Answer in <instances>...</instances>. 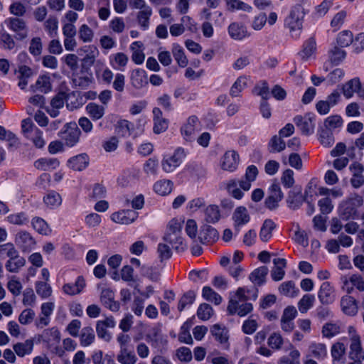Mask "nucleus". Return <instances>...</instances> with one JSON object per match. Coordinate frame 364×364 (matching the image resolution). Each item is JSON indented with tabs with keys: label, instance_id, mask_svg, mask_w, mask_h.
<instances>
[{
	"label": "nucleus",
	"instance_id": "nucleus-11",
	"mask_svg": "<svg viewBox=\"0 0 364 364\" xmlns=\"http://www.w3.org/2000/svg\"><path fill=\"white\" fill-rule=\"evenodd\" d=\"M114 326L115 321L112 316L106 318L105 320L98 321L96 323V332L97 336L100 338L109 342L112 338V336L107 329L108 328H114Z\"/></svg>",
	"mask_w": 364,
	"mask_h": 364
},
{
	"label": "nucleus",
	"instance_id": "nucleus-42",
	"mask_svg": "<svg viewBox=\"0 0 364 364\" xmlns=\"http://www.w3.org/2000/svg\"><path fill=\"white\" fill-rule=\"evenodd\" d=\"M95 339V335L92 327H84L81 331L80 344L86 347L91 345Z\"/></svg>",
	"mask_w": 364,
	"mask_h": 364
},
{
	"label": "nucleus",
	"instance_id": "nucleus-61",
	"mask_svg": "<svg viewBox=\"0 0 364 364\" xmlns=\"http://www.w3.org/2000/svg\"><path fill=\"white\" fill-rule=\"evenodd\" d=\"M213 314V310L212 307L210 305L205 303L200 304L197 311L198 317L203 321L208 320L212 316Z\"/></svg>",
	"mask_w": 364,
	"mask_h": 364
},
{
	"label": "nucleus",
	"instance_id": "nucleus-6",
	"mask_svg": "<svg viewBox=\"0 0 364 364\" xmlns=\"http://www.w3.org/2000/svg\"><path fill=\"white\" fill-rule=\"evenodd\" d=\"M200 130L199 120L196 116H191L187 122L181 128V132L183 139L187 141H193L196 139L197 134Z\"/></svg>",
	"mask_w": 364,
	"mask_h": 364
},
{
	"label": "nucleus",
	"instance_id": "nucleus-25",
	"mask_svg": "<svg viewBox=\"0 0 364 364\" xmlns=\"http://www.w3.org/2000/svg\"><path fill=\"white\" fill-rule=\"evenodd\" d=\"M232 219L235 223V227L239 231V227L247 223L250 221V215L247 210L245 207H238L235 209Z\"/></svg>",
	"mask_w": 364,
	"mask_h": 364
},
{
	"label": "nucleus",
	"instance_id": "nucleus-60",
	"mask_svg": "<svg viewBox=\"0 0 364 364\" xmlns=\"http://www.w3.org/2000/svg\"><path fill=\"white\" fill-rule=\"evenodd\" d=\"M343 124V119L338 115H332L324 121L325 128L331 131L332 129L341 127Z\"/></svg>",
	"mask_w": 364,
	"mask_h": 364
},
{
	"label": "nucleus",
	"instance_id": "nucleus-46",
	"mask_svg": "<svg viewBox=\"0 0 364 364\" xmlns=\"http://www.w3.org/2000/svg\"><path fill=\"white\" fill-rule=\"evenodd\" d=\"M17 249L11 242L0 245V259H10L18 253Z\"/></svg>",
	"mask_w": 364,
	"mask_h": 364
},
{
	"label": "nucleus",
	"instance_id": "nucleus-21",
	"mask_svg": "<svg viewBox=\"0 0 364 364\" xmlns=\"http://www.w3.org/2000/svg\"><path fill=\"white\" fill-rule=\"evenodd\" d=\"M341 306L344 314L354 316L358 312V306L355 299L350 296H344L341 300Z\"/></svg>",
	"mask_w": 364,
	"mask_h": 364
},
{
	"label": "nucleus",
	"instance_id": "nucleus-2",
	"mask_svg": "<svg viewBox=\"0 0 364 364\" xmlns=\"http://www.w3.org/2000/svg\"><path fill=\"white\" fill-rule=\"evenodd\" d=\"M305 16L304 9L301 4L294 6L284 20V27L288 28L291 36L297 38L303 28Z\"/></svg>",
	"mask_w": 364,
	"mask_h": 364
},
{
	"label": "nucleus",
	"instance_id": "nucleus-5",
	"mask_svg": "<svg viewBox=\"0 0 364 364\" xmlns=\"http://www.w3.org/2000/svg\"><path fill=\"white\" fill-rule=\"evenodd\" d=\"M81 131L75 122L66 123L63 129L58 133V136L68 146H75L80 139Z\"/></svg>",
	"mask_w": 364,
	"mask_h": 364
},
{
	"label": "nucleus",
	"instance_id": "nucleus-50",
	"mask_svg": "<svg viewBox=\"0 0 364 364\" xmlns=\"http://www.w3.org/2000/svg\"><path fill=\"white\" fill-rule=\"evenodd\" d=\"M173 55L180 67L184 68L188 65V59L183 48L178 45H174L172 50Z\"/></svg>",
	"mask_w": 364,
	"mask_h": 364
},
{
	"label": "nucleus",
	"instance_id": "nucleus-55",
	"mask_svg": "<svg viewBox=\"0 0 364 364\" xmlns=\"http://www.w3.org/2000/svg\"><path fill=\"white\" fill-rule=\"evenodd\" d=\"M353 40V36L350 31H343L338 33L336 42L340 47L349 46Z\"/></svg>",
	"mask_w": 364,
	"mask_h": 364
},
{
	"label": "nucleus",
	"instance_id": "nucleus-31",
	"mask_svg": "<svg viewBox=\"0 0 364 364\" xmlns=\"http://www.w3.org/2000/svg\"><path fill=\"white\" fill-rule=\"evenodd\" d=\"M279 293L285 296L294 298L299 294V290L296 287L293 281H288L282 283L278 289Z\"/></svg>",
	"mask_w": 364,
	"mask_h": 364
},
{
	"label": "nucleus",
	"instance_id": "nucleus-10",
	"mask_svg": "<svg viewBox=\"0 0 364 364\" xmlns=\"http://www.w3.org/2000/svg\"><path fill=\"white\" fill-rule=\"evenodd\" d=\"M343 94L346 98H350L354 93H357L359 97L364 99V88L362 87L361 82L358 77H355L348 81L343 86Z\"/></svg>",
	"mask_w": 364,
	"mask_h": 364
},
{
	"label": "nucleus",
	"instance_id": "nucleus-57",
	"mask_svg": "<svg viewBox=\"0 0 364 364\" xmlns=\"http://www.w3.org/2000/svg\"><path fill=\"white\" fill-rule=\"evenodd\" d=\"M319 141L323 146H331L334 143V137L331 131L326 128L322 129L319 134Z\"/></svg>",
	"mask_w": 364,
	"mask_h": 364
},
{
	"label": "nucleus",
	"instance_id": "nucleus-24",
	"mask_svg": "<svg viewBox=\"0 0 364 364\" xmlns=\"http://www.w3.org/2000/svg\"><path fill=\"white\" fill-rule=\"evenodd\" d=\"M68 163L70 168L80 171L87 167L89 164V159L86 154H82L72 157L68 160Z\"/></svg>",
	"mask_w": 364,
	"mask_h": 364
},
{
	"label": "nucleus",
	"instance_id": "nucleus-51",
	"mask_svg": "<svg viewBox=\"0 0 364 364\" xmlns=\"http://www.w3.org/2000/svg\"><path fill=\"white\" fill-rule=\"evenodd\" d=\"M202 296L205 300L213 302L216 305L222 301V297L210 287L203 288Z\"/></svg>",
	"mask_w": 364,
	"mask_h": 364
},
{
	"label": "nucleus",
	"instance_id": "nucleus-22",
	"mask_svg": "<svg viewBox=\"0 0 364 364\" xmlns=\"http://www.w3.org/2000/svg\"><path fill=\"white\" fill-rule=\"evenodd\" d=\"M273 263L274 267L271 272L272 278L274 281H280L285 275L284 268L287 265L286 259L283 258H276L273 259Z\"/></svg>",
	"mask_w": 364,
	"mask_h": 364
},
{
	"label": "nucleus",
	"instance_id": "nucleus-13",
	"mask_svg": "<svg viewBox=\"0 0 364 364\" xmlns=\"http://www.w3.org/2000/svg\"><path fill=\"white\" fill-rule=\"evenodd\" d=\"M341 279L343 282L342 288L347 293H351L353 291V287H355L360 291H364V279L360 275L354 274L350 276L349 279L346 277H342Z\"/></svg>",
	"mask_w": 364,
	"mask_h": 364
},
{
	"label": "nucleus",
	"instance_id": "nucleus-64",
	"mask_svg": "<svg viewBox=\"0 0 364 364\" xmlns=\"http://www.w3.org/2000/svg\"><path fill=\"white\" fill-rule=\"evenodd\" d=\"M36 293L42 298H48L52 294L50 286L46 282H37L36 283Z\"/></svg>",
	"mask_w": 364,
	"mask_h": 364
},
{
	"label": "nucleus",
	"instance_id": "nucleus-34",
	"mask_svg": "<svg viewBox=\"0 0 364 364\" xmlns=\"http://www.w3.org/2000/svg\"><path fill=\"white\" fill-rule=\"evenodd\" d=\"M130 80L132 86L136 89L142 88L147 84L145 71L139 69L134 70L132 73Z\"/></svg>",
	"mask_w": 364,
	"mask_h": 364
},
{
	"label": "nucleus",
	"instance_id": "nucleus-39",
	"mask_svg": "<svg viewBox=\"0 0 364 364\" xmlns=\"http://www.w3.org/2000/svg\"><path fill=\"white\" fill-rule=\"evenodd\" d=\"M309 351L312 356L318 360H323L327 355L326 346L321 343H312L309 346Z\"/></svg>",
	"mask_w": 364,
	"mask_h": 364
},
{
	"label": "nucleus",
	"instance_id": "nucleus-33",
	"mask_svg": "<svg viewBox=\"0 0 364 364\" xmlns=\"http://www.w3.org/2000/svg\"><path fill=\"white\" fill-rule=\"evenodd\" d=\"M164 241L167 242L169 245H171L173 248H175L178 251H183L185 249L183 239L180 236V234L166 233L164 237Z\"/></svg>",
	"mask_w": 364,
	"mask_h": 364
},
{
	"label": "nucleus",
	"instance_id": "nucleus-36",
	"mask_svg": "<svg viewBox=\"0 0 364 364\" xmlns=\"http://www.w3.org/2000/svg\"><path fill=\"white\" fill-rule=\"evenodd\" d=\"M364 357L360 336L350 339L349 358Z\"/></svg>",
	"mask_w": 364,
	"mask_h": 364
},
{
	"label": "nucleus",
	"instance_id": "nucleus-28",
	"mask_svg": "<svg viewBox=\"0 0 364 364\" xmlns=\"http://www.w3.org/2000/svg\"><path fill=\"white\" fill-rule=\"evenodd\" d=\"M117 360L120 364H135L137 357L132 349L122 348L117 355Z\"/></svg>",
	"mask_w": 364,
	"mask_h": 364
},
{
	"label": "nucleus",
	"instance_id": "nucleus-62",
	"mask_svg": "<svg viewBox=\"0 0 364 364\" xmlns=\"http://www.w3.org/2000/svg\"><path fill=\"white\" fill-rule=\"evenodd\" d=\"M9 12L14 16L13 17L22 18L26 13V8L20 1L12 3L9 8Z\"/></svg>",
	"mask_w": 364,
	"mask_h": 364
},
{
	"label": "nucleus",
	"instance_id": "nucleus-23",
	"mask_svg": "<svg viewBox=\"0 0 364 364\" xmlns=\"http://www.w3.org/2000/svg\"><path fill=\"white\" fill-rule=\"evenodd\" d=\"M228 31L230 36L234 40H242L248 36L246 27L236 22L230 23Z\"/></svg>",
	"mask_w": 364,
	"mask_h": 364
},
{
	"label": "nucleus",
	"instance_id": "nucleus-47",
	"mask_svg": "<svg viewBox=\"0 0 364 364\" xmlns=\"http://www.w3.org/2000/svg\"><path fill=\"white\" fill-rule=\"evenodd\" d=\"M31 223L33 228L40 234L48 235L51 232L47 223L41 218L36 217L33 218Z\"/></svg>",
	"mask_w": 364,
	"mask_h": 364
},
{
	"label": "nucleus",
	"instance_id": "nucleus-20",
	"mask_svg": "<svg viewBox=\"0 0 364 364\" xmlns=\"http://www.w3.org/2000/svg\"><path fill=\"white\" fill-rule=\"evenodd\" d=\"M210 332L215 337V340H217L220 344L223 345V348L225 349H228L229 348L228 331L226 328H222L218 324H215L211 328Z\"/></svg>",
	"mask_w": 364,
	"mask_h": 364
},
{
	"label": "nucleus",
	"instance_id": "nucleus-15",
	"mask_svg": "<svg viewBox=\"0 0 364 364\" xmlns=\"http://www.w3.org/2000/svg\"><path fill=\"white\" fill-rule=\"evenodd\" d=\"M146 338L155 348L164 347L167 343L166 337L162 334L161 330L159 327L152 328L146 334Z\"/></svg>",
	"mask_w": 364,
	"mask_h": 364
},
{
	"label": "nucleus",
	"instance_id": "nucleus-14",
	"mask_svg": "<svg viewBox=\"0 0 364 364\" xmlns=\"http://www.w3.org/2000/svg\"><path fill=\"white\" fill-rule=\"evenodd\" d=\"M68 95L65 92H60L55 95L50 100V107L46 109V112L51 117H57L59 114V109L63 108L66 100Z\"/></svg>",
	"mask_w": 364,
	"mask_h": 364
},
{
	"label": "nucleus",
	"instance_id": "nucleus-38",
	"mask_svg": "<svg viewBox=\"0 0 364 364\" xmlns=\"http://www.w3.org/2000/svg\"><path fill=\"white\" fill-rule=\"evenodd\" d=\"M346 56V51L336 46L328 50V60L333 65H338L345 59Z\"/></svg>",
	"mask_w": 364,
	"mask_h": 364
},
{
	"label": "nucleus",
	"instance_id": "nucleus-30",
	"mask_svg": "<svg viewBox=\"0 0 364 364\" xmlns=\"http://www.w3.org/2000/svg\"><path fill=\"white\" fill-rule=\"evenodd\" d=\"M26 264L25 259L18 252L13 257L7 260L5 267L10 272H17Z\"/></svg>",
	"mask_w": 364,
	"mask_h": 364
},
{
	"label": "nucleus",
	"instance_id": "nucleus-27",
	"mask_svg": "<svg viewBox=\"0 0 364 364\" xmlns=\"http://www.w3.org/2000/svg\"><path fill=\"white\" fill-rule=\"evenodd\" d=\"M59 165V161L57 159L53 158H41L34 162L35 168L41 171H50L55 169Z\"/></svg>",
	"mask_w": 364,
	"mask_h": 364
},
{
	"label": "nucleus",
	"instance_id": "nucleus-43",
	"mask_svg": "<svg viewBox=\"0 0 364 364\" xmlns=\"http://www.w3.org/2000/svg\"><path fill=\"white\" fill-rule=\"evenodd\" d=\"M247 77L245 76H240L232 85L230 95L232 97L239 96L240 93L247 87Z\"/></svg>",
	"mask_w": 364,
	"mask_h": 364
},
{
	"label": "nucleus",
	"instance_id": "nucleus-35",
	"mask_svg": "<svg viewBox=\"0 0 364 364\" xmlns=\"http://www.w3.org/2000/svg\"><path fill=\"white\" fill-rule=\"evenodd\" d=\"M205 220L208 223H215L220 218V211L216 205H209L204 210Z\"/></svg>",
	"mask_w": 364,
	"mask_h": 364
},
{
	"label": "nucleus",
	"instance_id": "nucleus-49",
	"mask_svg": "<svg viewBox=\"0 0 364 364\" xmlns=\"http://www.w3.org/2000/svg\"><path fill=\"white\" fill-rule=\"evenodd\" d=\"M152 9L150 6L145 7L144 9L141 10L137 14V21L139 24L144 28L146 29L149 24V18L151 16Z\"/></svg>",
	"mask_w": 364,
	"mask_h": 364
},
{
	"label": "nucleus",
	"instance_id": "nucleus-56",
	"mask_svg": "<svg viewBox=\"0 0 364 364\" xmlns=\"http://www.w3.org/2000/svg\"><path fill=\"white\" fill-rule=\"evenodd\" d=\"M316 50V43L314 38L308 39L304 45V48L301 51L302 58L308 59L311 56Z\"/></svg>",
	"mask_w": 364,
	"mask_h": 364
},
{
	"label": "nucleus",
	"instance_id": "nucleus-8",
	"mask_svg": "<svg viewBox=\"0 0 364 364\" xmlns=\"http://www.w3.org/2000/svg\"><path fill=\"white\" fill-rule=\"evenodd\" d=\"M294 122L304 135L309 136L314 132V117L311 114L297 115L294 118Z\"/></svg>",
	"mask_w": 364,
	"mask_h": 364
},
{
	"label": "nucleus",
	"instance_id": "nucleus-29",
	"mask_svg": "<svg viewBox=\"0 0 364 364\" xmlns=\"http://www.w3.org/2000/svg\"><path fill=\"white\" fill-rule=\"evenodd\" d=\"M268 268L265 266L255 269L249 276L250 280L257 286L262 285L265 282L266 276L268 274Z\"/></svg>",
	"mask_w": 364,
	"mask_h": 364
},
{
	"label": "nucleus",
	"instance_id": "nucleus-16",
	"mask_svg": "<svg viewBox=\"0 0 364 364\" xmlns=\"http://www.w3.org/2000/svg\"><path fill=\"white\" fill-rule=\"evenodd\" d=\"M138 213L133 210H124L112 214L111 219L113 222L129 225L137 218Z\"/></svg>",
	"mask_w": 364,
	"mask_h": 364
},
{
	"label": "nucleus",
	"instance_id": "nucleus-45",
	"mask_svg": "<svg viewBox=\"0 0 364 364\" xmlns=\"http://www.w3.org/2000/svg\"><path fill=\"white\" fill-rule=\"evenodd\" d=\"M341 331V327L338 323L328 322L322 327V335L325 338H331L338 335Z\"/></svg>",
	"mask_w": 364,
	"mask_h": 364
},
{
	"label": "nucleus",
	"instance_id": "nucleus-59",
	"mask_svg": "<svg viewBox=\"0 0 364 364\" xmlns=\"http://www.w3.org/2000/svg\"><path fill=\"white\" fill-rule=\"evenodd\" d=\"M196 298V294L193 291H189L185 293L181 298L178 305L179 311H182L187 305H191L193 303Z\"/></svg>",
	"mask_w": 364,
	"mask_h": 364
},
{
	"label": "nucleus",
	"instance_id": "nucleus-7",
	"mask_svg": "<svg viewBox=\"0 0 364 364\" xmlns=\"http://www.w3.org/2000/svg\"><path fill=\"white\" fill-rule=\"evenodd\" d=\"M184 156L183 149L178 148L172 155L164 156L161 161L162 169L166 173L173 172L180 166Z\"/></svg>",
	"mask_w": 364,
	"mask_h": 364
},
{
	"label": "nucleus",
	"instance_id": "nucleus-63",
	"mask_svg": "<svg viewBox=\"0 0 364 364\" xmlns=\"http://www.w3.org/2000/svg\"><path fill=\"white\" fill-rule=\"evenodd\" d=\"M157 252L161 262L168 259L172 255L171 249L167 242H161L158 245Z\"/></svg>",
	"mask_w": 364,
	"mask_h": 364
},
{
	"label": "nucleus",
	"instance_id": "nucleus-54",
	"mask_svg": "<svg viewBox=\"0 0 364 364\" xmlns=\"http://www.w3.org/2000/svg\"><path fill=\"white\" fill-rule=\"evenodd\" d=\"M35 87L37 90L41 92H48L52 88L50 77L47 75L40 76L36 82Z\"/></svg>",
	"mask_w": 364,
	"mask_h": 364
},
{
	"label": "nucleus",
	"instance_id": "nucleus-4",
	"mask_svg": "<svg viewBox=\"0 0 364 364\" xmlns=\"http://www.w3.org/2000/svg\"><path fill=\"white\" fill-rule=\"evenodd\" d=\"M8 28L15 33V38L18 41H23L28 38L29 28L27 21L23 18L9 17L5 21Z\"/></svg>",
	"mask_w": 364,
	"mask_h": 364
},
{
	"label": "nucleus",
	"instance_id": "nucleus-40",
	"mask_svg": "<svg viewBox=\"0 0 364 364\" xmlns=\"http://www.w3.org/2000/svg\"><path fill=\"white\" fill-rule=\"evenodd\" d=\"M173 188V183L170 180H160L154 185V191L161 196L169 194Z\"/></svg>",
	"mask_w": 364,
	"mask_h": 364
},
{
	"label": "nucleus",
	"instance_id": "nucleus-18",
	"mask_svg": "<svg viewBox=\"0 0 364 364\" xmlns=\"http://www.w3.org/2000/svg\"><path fill=\"white\" fill-rule=\"evenodd\" d=\"M239 163V155L235 151H228L223 157L222 168L228 171H235Z\"/></svg>",
	"mask_w": 364,
	"mask_h": 364
},
{
	"label": "nucleus",
	"instance_id": "nucleus-48",
	"mask_svg": "<svg viewBox=\"0 0 364 364\" xmlns=\"http://www.w3.org/2000/svg\"><path fill=\"white\" fill-rule=\"evenodd\" d=\"M15 46L16 43L12 36L4 30L0 31V47L6 50H12Z\"/></svg>",
	"mask_w": 364,
	"mask_h": 364
},
{
	"label": "nucleus",
	"instance_id": "nucleus-37",
	"mask_svg": "<svg viewBox=\"0 0 364 364\" xmlns=\"http://www.w3.org/2000/svg\"><path fill=\"white\" fill-rule=\"evenodd\" d=\"M276 228L275 223L270 219H267L260 229L259 238L263 242H267L272 236V231Z\"/></svg>",
	"mask_w": 364,
	"mask_h": 364
},
{
	"label": "nucleus",
	"instance_id": "nucleus-58",
	"mask_svg": "<svg viewBox=\"0 0 364 364\" xmlns=\"http://www.w3.org/2000/svg\"><path fill=\"white\" fill-rule=\"evenodd\" d=\"M78 33L80 39L84 43L91 42L94 37L93 31L87 24H82L79 28Z\"/></svg>",
	"mask_w": 364,
	"mask_h": 364
},
{
	"label": "nucleus",
	"instance_id": "nucleus-26",
	"mask_svg": "<svg viewBox=\"0 0 364 364\" xmlns=\"http://www.w3.org/2000/svg\"><path fill=\"white\" fill-rule=\"evenodd\" d=\"M85 286V282L82 277H78L74 284L68 283L63 285V291L68 295L80 294Z\"/></svg>",
	"mask_w": 364,
	"mask_h": 364
},
{
	"label": "nucleus",
	"instance_id": "nucleus-32",
	"mask_svg": "<svg viewBox=\"0 0 364 364\" xmlns=\"http://www.w3.org/2000/svg\"><path fill=\"white\" fill-rule=\"evenodd\" d=\"M85 109L90 117L94 121L102 118L105 112L103 106L94 102L88 103L85 107Z\"/></svg>",
	"mask_w": 364,
	"mask_h": 364
},
{
	"label": "nucleus",
	"instance_id": "nucleus-3",
	"mask_svg": "<svg viewBox=\"0 0 364 364\" xmlns=\"http://www.w3.org/2000/svg\"><path fill=\"white\" fill-rule=\"evenodd\" d=\"M363 205V197L355 193L340 203L338 206L339 215L341 219L346 221L355 219L358 217V209Z\"/></svg>",
	"mask_w": 364,
	"mask_h": 364
},
{
	"label": "nucleus",
	"instance_id": "nucleus-44",
	"mask_svg": "<svg viewBox=\"0 0 364 364\" xmlns=\"http://www.w3.org/2000/svg\"><path fill=\"white\" fill-rule=\"evenodd\" d=\"M315 296L312 294H305L298 302V309L301 314L306 313L313 306Z\"/></svg>",
	"mask_w": 364,
	"mask_h": 364
},
{
	"label": "nucleus",
	"instance_id": "nucleus-12",
	"mask_svg": "<svg viewBox=\"0 0 364 364\" xmlns=\"http://www.w3.org/2000/svg\"><path fill=\"white\" fill-rule=\"evenodd\" d=\"M100 301L106 308L114 312L118 311L120 308L119 303L114 300V291L109 288L102 289Z\"/></svg>",
	"mask_w": 364,
	"mask_h": 364
},
{
	"label": "nucleus",
	"instance_id": "nucleus-9",
	"mask_svg": "<svg viewBox=\"0 0 364 364\" xmlns=\"http://www.w3.org/2000/svg\"><path fill=\"white\" fill-rule=\"evenodd\" d=\"M16 245L22 252H31L36 245V240L32 235L26 231H19L14 239Z\"/></svg>",
	"mask_w": 364,
	"mask_h": 364
},
{
	"label": "nucleus",
	"instance_id": "nucleus-19",
	"mask_svg": "<svg viewBox=\"0 0 364 364\" xmlns=\"http://www.w3.org/2000/svg\"><path fill=\"white\" fill-rule=\"evenodd\" d=\"M34 341L31 338L27 339L23 342H18L13 346L15 353L21 358L31 354L33 350Z\"/></svg>",
	"mask_w": 364,
	"mask_h": 364
},
{
	"label": "nucleus",
	"instance_id": "nucleus-53",
	"mask_svg": "<svg viewBox=\"0 0 364 364\" xmlns=\"http://www.w3.org/2000/svg\"><path fill=\"white\" fill-rule=\"evenodd\" d=\"M286 147V143L282 137L274 135L272 137L269 143V150L270 152H280Z\"/></svg>",
	"mask_w": 364,
	"mask_h": 364
},
{
	"label": "nucleus",
	"instance_id": "nucleus-52",
	"mask_svg": "<svg viewBox=\"0 0 364 364\" xmlns=\"http://www.w3.org/2000/svg\"><path fill=\"white\" fill-rule=\"evenodd\" d=\"M346 346L343 343H335L331 350V356L333 362L339 361L342 359L346 353Z\"/></svg>",
	"mask_w": 364,
	"mask_h": 364
},
{
	"label": "nucleus",
	"instance_id": "nucleus-1",
	"mask_svg": "<svg viewBox=\"0 0 364 364\" xmlns=\"http://www.w3.org/2000/svg\"><path fill=\"white\" fill-rule=\"evenodd\" d=\"M258 296V289H253L252 296L245 295V289L239 287L230 295L227 311L230 315L237 314L240 317L245 316L253 310L251 303L247 302L249 299L256 300Z\"/></svg>",
	"mask_w": 364,
	"mask_h": 364
},
{
	"label": "nucleus",
	"instance_id": "nucleus-17",
	"mask_svg": "<svg viewBox=\"0 0 364 364\" xmlns=\"http://www.w3.org/2000/svg\"><path fill=\"white\" fill-rule=\"evenodd\" d=\"M335 297V290L331 284L328 282L322 283L318 293L320 302L323 304H330L334 301Z\"/></svg>",
	"mask_w": 364,
	"mask_h": 364
},
{
	"label": "nucleus",
	"instance_id": "nucleus-41",
	"mask_svg": "<svg viewBox=\"0 0 364 364\" xmlns=\"http://www.w3.org/2000/svg\"><path fill=\"white\" fill-rule=\"evenodd\" d=\"M302 201V195L300 190L294 189L289 191L287 199L289 207L293 209L297 208Z\"/></svg>",
	"mask_w": 364,
	"mask_h": 364
}]
</instances>
